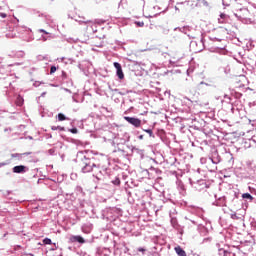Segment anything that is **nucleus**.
<instances>
[{
    "mask_svg": "<svg viewBox=\"0 0 256 256\" xmlns=\"http://www.w3.org/2000/svg\"><path fill=\"white\" fill-rule=\"evenodd\" d=\"M76 161L83 165L82 173H91L93 171V167H97L95 162L91 159L87 158L84 152H78L76 156Z\"/></svg>",
    "mask_w": 256,
    "mask_h": 256,
    "instance_id": "1",
    "label": "nucleus"
},
{
    "mask_svg": "<svg viewBox=\"0 0 256 256\" xmlns=\"http://www.w3.org/2000/svg\"><path fill=\"white\" fill-rule=\"evenodd\" d=\"M220 161L221 156L219 155V152L217 151V149H212L208 158V163H213V165H219Z\"/></svg>",
    "mask_w": 256,
    "mask_h": 256,
    "instance_id": "2",
    "label": "nucleus"
},
{
    "mask_svg": "<svg viewBox=\"0 0 256 256\" xmlns=\"http://www.w3.org/2000/svg\"><path fill=\"white\" fill-rule=\"evenodd\" d=\"M192 185L194 189H197V191H203V189H207L209 187L207 180H198L192 183Z\"/></svg>",
    "mask_w": 256,
    "mask_h": 256,
    "instance_id": "3",
    "label": "nucleus"
},
{
    "mask_svg": "<svg viewBox=\"0 0 256 256\" xmlns=\"http://www.w3.org/2000/svg\"><path fill=\"white\" fill-rule=\"evenodd\" d=\"M124 119L130 125H133V127H136V128L141 127V119H139V118L125 116Z\"/></svg>",
    "mask_w": 256,
    "mask_h": 256,
    "instance_id": "4",
    "label": "nucleus"
},
{
    "mask_svg": "<svg viewBox=\"0 0 256 256\" xmlns=\"http://www.w3.org/2000/svg\"><path fill=\"white\" fill-rule=\"evenodd\" d=\"M114 67L116 69V75L118 79H125V74L123 73V68L119 62H114Z\"/></svg>",
    "mask_w": 256,
    "mask_h": 256,
    "instance_id": "5",
    "label": "nucleus"
},
{
    "mask_svg": "<svg viewBox=\"0 0 256 256\" xmlns=\"http://www.w3.org/2000/svg\"><path fill=\"white\" fill-rule=\"evenodd\" d=\"M13 173H17V174H23V173H27V171H29V168H27V166L25 165H18V166H14L12 168Z\"/></svg>",
    "mask_w": 256,
    "mask_h": 256,
    "instance_id": "6",
    "label": "nucleus"
},
{
    "mask_svg": "<svg viewBox=\"0 0 256 256\" xmlns=\"http://www.w3.org/2000/svg\"><path fill=\"white\" fill-rule=\"evenodd\" d=\"M31 155V152L26 153H13L11 154L12 159H18V161H23L27 156Z\"/></svg>",
    "mask_w": 256,
    "mask_h": 256,
    "instance_id": "7",
    "label": "nucleus"
},
{
    "mask_svg": "<svg viewBox=\"0 0 256 256\" xmlns=\"http://www.w3.org/2000/svg\"><path fill=\"white\" fill-rule=\"evenodd\" d=\"M81 231L86 234L91 233V231H93V224H91V223L83 224L81 227Z\"/></svg>",
    "mask_w": 256,
    "mask_h": 256,
    "instance_id": "8",
    "label": "nucleus"
},
{
    "mask_svg": "<svg viewBox=\"0 0 256 256\" xmlns=\"http://www.w3.org/2000/svg\"><path fill=\"white\" fill-rule=\"evenodd\" d=\"M228 21H229V15H227L225 13H221L218 18V23L223 25V24L227 23Z\"/></svg>",
    "mask_w": 256,
    "mask_h": 256,
    "instance_id": "9",
    "label": "nucleus"
},
{
    "mask_svg": "<svg viewBox=\"0 0 256 256\" xmlns=\"http://www.w3.org/2000/svg\"><path fill=\"white\" fill-rule=\"evenodd\" d=\"M174 31H180V33H184L185 35H188V37H190L188 33L189 31H191V27L189 26L177 27L174 29Z\"/></svg>",
    "mask_w": 256,
    "mask_h": 256,
    "instance_id": "10",
    "label": "nucleus"
},
{
    "mask_svg": "<svg viewBox=\"0 0 256 256\" xmlns=\"http://www.w3.org/2000/svg\"><path fill=\"white\" fill-rule=\"evenodd\" d=\"M213 205H215L216 207H224L225 205V196L220 197V198H216V200L213 202Z\"/></svg>",
    "mask_w": 256,
    "mask_h": 256,
    "instance_id": "11",
    "label": "nucleus"
},
{
    "mask_svg": "<svg viewBox=\"0 0 256 256\" xmlns=\"http://www.w3.org/2000/svg\"><path fill=\"white\" fill-rule=\"evenodd\" d=\"M208 39L213 42L221 43V41H223V36L221 35V32H220L219 35H217V36L211 35L208 37Z\"/></svg>",
    "mask_w": 256,
    "mask_h": 256,
    "instance_id": "12",
    "label": "nucleus"
},
{
    "mask_svg": "<svg viewBox=\"0 0 256 256\" xmlns=\"http://www.w3.org/2000/svg\"><path fill=\"white\" fill-rule=\"evenodd\" d=\"M71 241H72L73 243H81V244L85 243V239H84L82 236H79V235H77V236H72V237H71Z\"/></svg>",
    "mask_w": 256,
    "mask_h": 256,
    "instance_id": "13",
    "label": "nucleus"
},
{
    "mask_svg": "<svg viewBox=\"0 0 256 256\" xmlns=\"http://www.w3.org/2000/svg\"><path fill=\"white\" fill-rule=\"evenodd\" d=\"M174 250L178 256H187V252H185L181 246L175 247Z\"/></svg>",
    "mask_w": 256,
    "mask_h": 256,
    "instance_id": "14",
    "label": "nucleus"
},
{
    "mask_svg": "<svg viewBox=\"0 0 256 256\" xmlns=\"http://www.w3.org/2000/svg\"><path fill=\"white\" fill-rule=\"evenodd\" d=\"M242 199H244L245 201H248V203H253L254 198L249 193H243L242 194Z\"/></svg>",
    "mask_w": 256,
    "mask_h": 256,
    "instance_id": "15",
    "label": "nucleus"
},
{
    "mask_svg": "<svg viewBox=\"0 0 256 256\" xmlns=\"http://www.w3.org/2000/svg\"><path fill=\"white\" fill-rule=\"evenodd\" d=\"M58 121H71L70 118L66 117L65 114L59 113L57 116Z\"/></svg>",
    "mask_w": 256,
    "mask_h": 256,
    "instance_id": "16",
    "label": "nucleus"
},
{
    "mask_svg": "<svg viewBox=\"0 0 256 256\" xmlns=\"http://www.w3.org/2000/svg\"><path fill=\"white\" fill-rule=\"evenodd\" d=\"M75 193H76V195H81V197H83V195H85V193L83 192V188L81 186H76Z\"/></svg>",
    "mask_w": 256,
    "mask_h": 256,
    "instance_id": "17",
    "label": "nucleus"
},
{
    "mask_svg": "<svg viewBox=\"0 0 256 256\" xmlns=\"http://www.w3.org/2000/svg\"><path fill=\"white\" fill-rule=\"evenodd\" d=\"M75 21H77L78 23H80V25H87V23H90L91 21L89 20H85V18H79V19H76Z\"/></svg>",
    "mask_w": 256,
    "mask_h": 256,
    "instance_id": "18",
    "label": "nucleus"
},
{
    "mask_svg": "<svg viewBox=\"0 0 256 256\" xmlns=\"http://www.w3.org/2000/svg\"><path fill=\"white\" fill-rule=\"evenodd\" d=\"M218 253H219L220 256H229V255H231V253L227 252L225 249H219Z\"/></svg>",
    "mask_w": 256,
    "mask_h": 256,
    "instance_id": "19",
    "label": "nucleus"
},
{
    "mask_svg": "<svg viewBox=\"0 0 256 256\" xmlns=\"http://www.w3.org/2000/svg\"><path fill=\"white\" fill-rule=\"evenodd\" d=\"M193 212L196 213V215L201 216V214L203 213V210L201 208H192Z\"/></svg>",
    "mask_w": 256,
    "mask_h": 256,
    "instance_id": "20",
    "label": "nucleus"
},
{
    "mask_svg": "<svg viewBox=\"0 0 256 256\" xmlns=\"http://www.w3.org/2000/svg\"><path fill=\"white\" fill-rule=\"evenodd\" d=\"M144 133H148L149 137H155L153 134V129H143Z\"/></svg>",
    "mask_w": 256,
    "mask_h": 256,
    "instance_id": "21",
    "label": "nucleus"
},
{
    "mask_svg": "<svg viewBox=\"0 0 256 256\" xmlns=\"http://www.w3.org/2000/svg\"><path fill=\"white\" fill-rule=\"evenodd\" d=\"M43 243H44V245H51V243H52L51 238H44Z\"/></svg>",
    "mask_w": 256,
    "mask_h": 256,
    "instance_id": "22",
    "label": "nucleus"
},
{
    "mask_svg": "<svg viewBox=\"0 0 256 256\" xmlns=\"http://www.w3.org/2000/svg\"><path fill=\"white\" fill-rule=\"evenodd\" d=\"M113 185H121V180L119 178H115V180L112 181Z\"/></svg>",
    "mask_w": 256,
    "mask_h": 256,
    "instance_id": "23",
    "label": "nucleus"
},
{
    "mask_svg": "<svg viewBox=\"0 0 256 256\" xmlns=\"http://www.w3.org/2000/svg\"><path fill=\"white\" fill-rule=\"evenodd\" d=\"M45 18H46V23H48V25L53 23V19H51V16H45Z\"/></svg>",
    "mask_w": 256,
    "mask_h": 256,
    "instance_id": "24",
    "label": "nucleus"
},
{
    "mask_svg": "<svg viewBox=\"0 0 256 256\" xmlns=\"http://www.w3.org/2000/svg\"><path fill=\"white\" fill-rule=\"evenodd\" d=\"M135 25H137V27H144V26H145V23H144V22H141V21H136V22H135Z\"/></svg>",
    "mask_w": 256,
    "mask_h": 256,
    "instance_id": "25",
    "label": "nucleus"
},
{
    "mask_svg": "<svg viewBox=\"0 0 256 256\" xmlns=\"http://www.w3.org/2000/svg\"><path fill=\"white\" fill-rule=\"evenodd\" d=\"M137 251L139 253H142V255H145V251H147V250L145 248H143V247H140V248H137Z\"/></svg>",
    "mask_w": 256,
    "mask_h": 256,
    "instance_id": "26",
    "label": "nucleus"
},
{
    "mask_svg": "<svg viewBox=\"0 0 256 256\" xmlns=\"http://www.w3.org/2000/svg\"><path fill=\"white\" fill-rule=\"evenodd\" d=\"M55 71H57V67L56 66H51L50 75H53V73H55Z\"/></svg>",
    "mask_w": 256,
    "mask_h": 256,
    "instance_id": "27",
    "label": "nucleus"
},
{
    "mask_svg": "<svg viewBox=\"0 0 256 256\" xmlns=\"http://www.w3.org/2000/svg\"><path fill=\"white\" fill-rule=\"evenodd\" d=\"M69 131H70V133H73L74 135H77V133H79V130H77V128H72Z\"/></svg>",
    "mask_w": 256,
    "mask_h": 256,
    "instance_id": "28",
    "label": "nucleus"
},
{
    "mask_svg": "<svg viewBox=\"0 0 256 256\" xmlns=\"http://www.w3.org/2000/svg\"><path fill=\"white\" fill-rule=\"evenodd\" d=\"M224 99H226V103H231V97L228 95H224Z\"/></svg>",
    "mask_w": 256,
    "mask_h": 256,
    "instance_id": "29",
    "label": "nucleus"
},
{
    "mask_svg": "<svg viewBox=\"0 0 256 256\" xmlns=\"http://www.w3.org/2000/svg\"><path fill=\"white\" fill-rule=\"evenodd\" d=\"M39 33H44V35H49V32L45 31L44 29H39Z\"/></svg>",
    "mask_w": 256,
    "mask_h": 256,
    "instance_id": "30",
    "label": "nucleus"
},
{
    "mask_svg": "<svg viewBox=\"0 0 256 256\" xmlns=\"http://www.w3.org/2000/svg\"><path fill=\"white\" fill-rule=\"evenodd\" d=\"M0 17H1L2 19H5V18H7V14H6V13H3V12H0Z\"/></svg>",
    "mask_w": 256,
    "mask_h": 256,
    "instance_id": "31",
    "label": "nucleus"
},
{
    "mask_svg": "<svg viewBox=\"0 0 256 256\" xmlns=\"http://www.w3.org/2000/svg\"><path fill=\"white\" fill-rule=\"evenodd\" d=\"M49 155H55V149L48 150Z\"/></svg>",
    "mask_w": 256,
    "mask_h": 256,
    "instance_id": "32",
    "label": "nucleus"
},
{
    "mask_svg": "<svg viewBox=\"0 0 256 256\" xmlns=\"http://www.w3.org/2000/svg\"><path fill=\"white\" fill-rule=\"evenodd\" d=\"M37 59H38V61H43V59H46V57L45 56H38Z\"/></svg>",
    "mask_w": 256,
    "mask_h": 256,
    "instance_id": "33",
    "label": "nucleus"
},
{
    "mask_svg": "<svg viewBox=\"0 0 256 256\" xmlns=\"http://www.w3.org/2000/svg\"><path fill=\"white\" fill-rule=\"evenodd\" d=\"M101 111H102V113H104V111L109 112V110L107 109V107H102V108H101Z\"/></svg>",
    "mask_w": 256,
    "mask_h": 256,
    "instance_id": "34",
    "label": "nucleus"
},
{
    "mask_svg": "<svg viewBox=\"0 0 256 256\" xmlns=\"http://www.w3.org/2000/svg\"><path fill=\"white\" fill-rule=\"evenodd\" d=\"M93 177H95V179H97V181H101V178L99 177V174H97L96 176L93 175Z\"/></svg>",
    "mask_w": 256,
    "mask_h": 256,
    "instance_id": "35",
    "label": "nucleus"
},
{
    "mask_svg": "<svg viewBox=\"0 0 256 256\" xmlns=\"http://www.w3.org/2000/svg\"><path fill=\"white\" fill-rule=\"evenodd\" d=\"M234 197H235V199H239V192H235Z\"/></svg>",
    "mask_w": 256,
    "mask_h": 256,
    "instance_id": "36",
    "label": "nucleus"
},
{
    "mask_svg": "<svg viewBox=\"0 0 256 256\" xmlns=\"http://www.w3.org/2000/svg\"><path fill=\"white\" fill-rule=\"evenodd\" d=\"M42 41H47V36L42 35Z\"/></svg>",
    "mask_w": 256,
    "mask_h": 256,
    "instance_id": "37",
    "label": "nucleus"
},
{
    "mask_svg": "<svg viewBox=\"0 0 256 256\" xmlns=\"http://www.w3.org/2000/svg\"><path fill=\"white\" fill-rule=\"evenodd\" d=\"M106 211H107V213H111V211H113V209L108 208V209H106Z\"/></svg>",
    "mask_w": 256,
    "mask_h": 256,
    "instance_id": "38",
    "label": "nucleus"
},
{
    "mask_svg": "<svg viewBox=\"0 0 256 256\" xmlns=\"http://www.w3.org/2000/svg\"><path fill=\"white\" fill-rule=\"evenodd\" d=\"M5 165H7V163H0V167H5Z\"/></svg>",
    "mask_w": 256,
    "mask_h": 256,
    "instance_id": "39",
    "label": "nucleus"
},
{
    "mask_svg": "<svg viewBox=\"0 0 256 256\" xmlns=\"http://www.w3.org/2000/svg\"><path fill=\"white\" fill-rule=\"evenodd\" d=\"M138 139L143 140V135L138 136Z\"/></svg>",
    "mask_w": 256,
    "mask_h": 256,
    "instance_id": "40",
    "label": "nucleus"
},
{
    "mask_svg": "<svg viewBox=\"0 0 256 256\" xmlns=\"http://www.w3.org/2000/svg\"><path fill=\"white\" fill-rule=\"evenodd\" d=\"M45 95H46V92H43V93L41 94V97H45Z\"/></svg>",
    "mask_w": 256,
    "mask_h": 256,
    "instance_id": "41",
    "label": "nucleus"
},
{
    "mask_svg": "<svg viewBox=\"0 0 256 256\" xmlns=\"http://www.w3.org/2000/svg\"><path fill=\"white\" fill-rule=\"evenodd\" d=\"M34 86L35 87H39V84L36 82V83H34Z\"/></svg>",
    "mask_w": 256,
    "mask_h": 256,
    "instance_id": "42",
    "label": "nucleus"
},
{
    "mask_svg": "<svg viewBox=\"0 0 256 256\" xmlns=\"http://www.w3.org/2000/svg\"><path fill=\"white\" fill-rule=\"evenodd\" d=\"M215 170H217V166H214V167H213V171H215Z\"/></svg>",
    "mask_w": 256,
    "mask_h": 256,
    "instance_id": "43",
    "label": "nucleus"
},
{
    "mask_svg": "<svg viewBox=\"0 0 256 256\" xmlns=\"http://www.w3.org/2000/svg\"><path fill=\"white\" fill-rule=\"evenodd\" d=\"M192 223H193L194 225H197V222H195V221H193V220H192Z\"/></svg>",
    "mask_w": 256,
    "mask_h": 256,
    "instance_id": "44",
    "label": "nucleus"
},
{
    "mask_svg": "<svg viewBox=\"0 0 256 256\" xmlns=\"http://www.w3.org/2000/svg\"><path fill=\"white\" fill-rule=\"evenodd\" d=\"M220 53H225V50H220Z\"/></svg>",
    "mask_w": 256,
    "mask_h": 256,
    "instance_id": "45",
    "label": "nucleus"
},
{
    "mask_svg": "<svg viewBox=\"0 0 256 256\" xmlns=\"http://www.w3.org/2000/svg\"><path fill=\"white\" fill-rule=\"evenodd\" d=\"M249 191H251V193H253V190H251V187H249Z\"/></svg>",
    "mask_w": 256,
    "mask_h": 256,
    "instance_id": "46",
    "label": "nucleus"
},
{
    "mask_svg": "<svg viewBox=\"0 0 256 256\" xmlns=\"http://www.w3.org/2000/svg\"><path fill=\"white\" fill-rule=\"evenodd\" d=\"M52 129L55 131L57 128H55V127H52Z\"/></svg>",
    "mask_w": 256,
    "mask_h": 256,
    "instance_id": "47",
    "label": "nucleus"
},
{
    "mask_svg": "<svg viewBox=\"0 0 256 256\" xmlns=\"http://www.w3.org/2000/svg\"><path fill=\"white\" fill-rule=\"evenodd\" d=\"M39 17H43V14L39 15Z\"/></svg>",
    "mask_w": 256,
    "mask_h": 256,
    "instance_id": "48",
    "label": "nucleus"
},
{
    "mask_svg": "<svg viewBox=\"0 0 256 256\" xmlns=\"http://www.w3.org/2000/svg\"><path fill=\"white\" fill-rule=\"evenodd\" d=\"M222 33L224 34V33H225V31H222Z\"/></svg>",
    "mask_w": 256,
    "mask_h": 256,
    "instance_id": "49",
    "label": "nucleus"
}]
</instances>
